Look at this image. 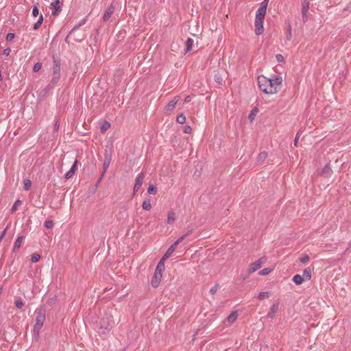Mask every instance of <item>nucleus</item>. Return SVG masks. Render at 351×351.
I'll return each instance as SVG.
<instances>
[{"label": "nucleus", "instance_id": "17", "mask_svg": "<svg viewBox=\"0 0 351 351\" xmlns=\"http://www.w3.org/2000/svg\"><path fill=\"white\" fill-rule=\"evenodd\" d=\"M176 248V245L173 243L168 248L166 253L163 255V259H167L170 257V256L173 254Z\"/></svg>", "mask_w": 351, "mask_h": 351}, {"label": "nucleus", "instance_id": "47", "mask_svg": "<svg viewBox=\"0 0 351 351\" xmlns=\"http://www.w3.org/2000/svg\"><path fill=\"white\" fill-rule=\"evenodd\" d=\"M192 132V128L189 125H186L184 129V132L185 134H191Z\"/></svg>", "mask_w": 351, "mask_h": 351}, {"label": "nucleus", "instance_id": "2", "mask_svg": "<svg viewBox=\"0 0 351 351\" xmlns=\"http://www.w3.org/2000/svg\"><path fill=\"white\" fill-rule=\"evenodd\" d=\"M36 322L34 326L33 333L35 337H38L39 332L43 326L45 321V309L43 307L38 308L35 311Z\"/></svg>", "mask_w": 351, "mask_h": 351}, {"label": "nucleus", "instance_id": "28", "mask_svg": "<svg viewBox=\"0 0 351 351\" xmlns=\"http://www.w3.org/2000/svg\"><path fill=\"white\" fill-rule=\"evenodd\" d=\"M21 203L22 202L20 199H17L11 208V213H14L17 210L18 206L21 204Z\"/></svg>", "mask_w": 351, "mask_h": 351}, {"label": "nucleus", "instance_id": "26", "mask_svg": "<svg viewBox=\"0 0 351 351\" xmlns=\"http://www.w3.org/2000/svg\"><path fill=\"white\" fill-rule=\"evenodd\" d=\"M142 207L145 210H150L152 206L149 199H145L143 202Z\"/></svg>", "mask_w": 351, "mask_h": 351}, {"label": "nucleus", "instance_id": "57", "mask_svg": "<svg viewBox=\"0 0 351 351\" xmlns=\"http://www.w3.org/2000/svg\"><path fill=\"white\" fill-rule=\"evenodd\" d=\"M175 49H176V47H173V46L172 45V46H171V50L175 51V50H176Z\"/></svg>", "mask_w": 351, "mask_h": 351}, {"label": "nucleus", "instance_id": "8", "mask_svg": "<svg viewBox=\"0 0 351 351\" xmlns=\"http://www.w3.org/2000/svg\"><path fill=\"white\" fill-rule=\"evenodd\" d=\"M264 258H261L254 263H252L250 268L248 269V273L252 274L254 271H257L258 269H260L262 267V265L263 264V259Z\"/></svg>", "mask_w": 351, "mask_h": 351}, {"label": "nucleus", "instance_id": "19", "mask_svg": "<svg viewBox=\"0 0 351 351\" xmlns=\"http://www.w3.org/2000/svg\"><path fill=\"white\" fill-rule=\"evenodd\" d=\"M166 259H163V256L158 263L156 268L155 269L156 271H159L160 273H162L165 269V261Z\"/></svg>", "mask_w": 351, "mask_h": 351}, {"label": "nucleus", "instance_id": "16", "mask_svg": "<svg viewBox=\"0 0 351 351\" xmlns=\"http://www.w3.org/2000/svg\"><path fill=\"white\" fill-rule=\"evenodd\" d=\"M332 173V170L330 167L329 164L328 163L325 165L324 168L323 169V170L321 173V175L325 178H328V177L331 176Z\"/></svg>", "mask_w": 351, "mask_h": 351}, {"label": "nucleus", "instance_id": "4", "mask_svg": "<svg viewBox=\"0 0 351 351\" xmlns=\"http://www.w3.org/2000/svg\"><path fill=\"white\" fill-rule=\"evenodd\" d=\"M263 21L264 19L260 17L255 18V34L259 36L263 33Z\"/></svg>", "mask_w": 351, "mask_h": 351}, {"label": "nucleus", "instance_id": "39", "mask_svg": "<svg viewBox=\"0 0 351 351\" xmlns=\"http://www.w3.org/2000/svg\"><path fill=\"white\" fill-rule=\"evenodd\" d=\"M309 8V1L308 0H304L302 4V10H308Z\"/></svg>", "mask_w": 351, "mask_h": 351}, {"label": "nucleus", "instance_id": "9", "mask_svg": "<svg viewBox=\"0 0 351 351\" xmlns=\"http://www.w3.org/2000/svg\"><path fill=\"white\" fill-rule=\"evenodd\" d=\"M162 276V273L155 271L153 278L151 282L152 286L153 287L156 288L159 286L160 282L161 281Z\"/></svg>", "mask_w": 351, "mask_h": 351}, {"label": "nucleus", "instance_id": "24", "mask_svg": "<svg viewBox=\"0 0 351 351\" xmlns=\"http://www.w3.org/2000/svg\"><path fill=\"white\" fill-rule=\"evenodd\" d=\"M267 157V153L266 152H261L257 158L258 163L263 162Z\"/></svg>", "mask_w": 351, "mask_h": 351}, {"label": "nucleus", "instance_id": "33", "mask_svg": "<svg viewBox=\"0 0 351 351\" xmlns=\"http://www.w3.org/2000/svg\"><path fill=\"white\" fill-rule=\"evenodd\" d=\"M32 186V182L30 180H24V189L28 191Z\"/></svg>", "mask_w": 351, "mask_h": 351}, {"label": "nucleus", "instance_id": "21", "mask_svg": "<svg viewBox=\"0 0 351 351\" xmlns=\"http://www.w3.org/2000/svg\"><path fill=\"white\" fill-rule=\"evenodd\" d=\"M176 220V213L173 211H170L167 216V223H173Z\"/></svg>", "mask_w": 351, "mask_h": 351}, {"label": "nucleus", "instance_id": "31", "mask_svg": "<svg viewBox=\"0 0 351 351\" xmlns=\"http://www.w3.org/2000/svg\"><path fill=\"white\" fill-rule=\"evenodd\" d=\"M269 296V292H261V293H259V294L258 295V298L260 300H263L265 298H268Z\"/></svg>", "mask_w": 351, "mask_h": 351}, {"label": "nucleus", "instance_id": "1", "mask_svg": "<svg viewBox=\"0 0 351 351\" xmlns=\"http://www.w3.org/2000/svg\"><path fill=\"white\" fill-rule=\"evenodd\" d=\"M282 82V77H276L274 79H270L260 75L258 77V84L260 89L266 94H274L279 90V88Z\"/></svg>", "mask_w": 351, "mask_h": 351}, {"label": "nucleus", "instance_id": "49", "mask_svg": "<svg viewBox=\"0 0 351 351\" xmlns=\"http://www.w3.org/2000/svg\"><path fill=\"white\" fill-rule=\"evenodd\" d=\"M276 57L278 62H281L284 61V57L282 55L277 54Z\"/></svg>", "mask_w": 351, "mask_h": 351}, {"label": "nucleus", "instance_id": "14", "mask_svg": "<svg viewBox=\"0 0 351 351\" xmlns=\"http://www.w3.org/2000/svg\"><path fill=\"white\" fill-rule=\"evenodd\" d=\"M278 305H279V303L278 302H276L274 303L273 305L271 306L270 311L267 314V316L269 317H270L271 319H273L275 317L276 313L278 310Z\"/></svg>", "mask_w": 351, "mask_h": 351}, {"label": "nucleus", "instance_id": "42", "mask_svg": "<svg viewBox=\"0 0 351 351\" xmlns=\"http://www.w3.org/2000/svg\"><path fill=\"white\" fill-rule=\"evenodd\" d=\"M53 226V223L52 221L51 220H47L45 221V226L47 228H51Z\"/></svg>", "mask_w": 351, "mask_h": 351}, {"label": "nucleus", "instance_id": "7", "mask_svg": "<svg viewBox=\"0 0 351 351\" xmlns=\"http://www.w3.org/2000/svg\"><path fill=\"white\" fill-rule=\"evenodd\" d=\"M144 178H145L144 173H141L137 176V178H136L135 184H134V189H133V193L134 194H135L139 190V189L141 188V185L143 184Z\"/></svg>", "mask_w": 351, "mask_h": 351}, {"label": "nucleus", "instance_id": "5", "mask_svg": "<svg viewBox=\"0 0 351 351\" xmlns=\"http://www.w3.org/2000/svg\"><path fill=\"white\" fill-rule=\"evenodd\" d=\"M269 0H264L261 4L260 8L256 11V17H260L265 19V16L266 14L267 8L268 5Z\"/></svg>", "mask_w": 351, "mask_h": 351}, {"label": "nucleus", "instance_id": "53", "mask_svg": "<svg viewBox=\"0 0 351 351\" xmlns=\"http://www.w3.org/2000/svg\"><path fill=\"white\" fill-rule=\"evenodd\" d=\"M104 176V174L101 173V176H100L99 178V179H98V180L97 181L96 186H97L99 184V183H100V182H101V181L102 180V179H103Z\"/></svg>", "mask_w": 351, "mask_h": 351}, {"label": "nucleus", "instance_id": "48", "mask_svg": "<svg viewBox=\"0 0 351 351\" xmlns=\"http://www.w3.org/2000/svg\"><path fill=\"white\" fill-rule=\"evenodd\" d=\"M32 15L36 17L38 15V9L37 6H34L32 10Z\"/></svg>", "mask_w": 351, "mask_h": 351}, {"label": "nucleus", "instance_id": "40", "mask_svg": "<svg viewBox=\"0 0 351 351\" xmlns=\"http://www.w3.org/2000/svg\"><path fill=\"white\" fill-rule=\"evenodd\" d=\"M308 10H302V20L305 23L307 21V13Z\"/></svg>", "mask_w": 351, "mask_h": 351}, {"label": "nucleus", "instance_id": "11", "mask_svg": "<svg viewBox=\"0 0 351 351\" xmlns=\"http://www.w3.org/2000/svg\"><path fill=\"white\" fill-rule=\"evenodd\" d=\"M180 99V97L179 95L176 96L173 99H172L171 101L169 102V104L165 107V110L167 112H171L174 108L178 101Z\"/></svg>", "mask_w": 351, "mask_h": 351}, {"label": "nucleus", "instance_id": "13", "mask_svg": "<svg viewBox=\"0 0 351 351\" xmlns=\"http://www.w3.org/2000/svg\"><path fill=\"white\" fill-rule=\"evenodd\" d=\"M111 321L109 319V318H102L100 320L99 325L101 329L108 330L110 327H111Z\"/></svg>", "mask_w": 351, "mask_h": 351}, {"label": "nucleus", "instance_id": "25", "mask_svg": "<svg viewBox=\"0 0 351 351\" xmlns=\"http://www.w3.org/2000/svg\"><path fill=\"white\" fill-rule=\"evenodd\" d=\"M193 45V40L191 38H188L186 41V53L190 51Z\"/></svg>", "mask_w": 351, "mask_h": 351}, {"label": "nucleus", "instance_id": "38", "mask_svg": "<svg viewBox=\"0 0 351 351\" xmlns=\"http://www.w3.org/2000/svg\"><path fill=\"white\" fill-rule=\"evenodd\" d=\"M309 261V256L307 254H303L300 258V261L302 263H306Z\"/></svg>", "mask_w": 351, "mask_h": 351}, {"label": "nucleus", "instance_id": "35", "mask_svg": "<svg viewBox=\"0 0 351 351\" xmlns=\"http://www.w3.org/2000/svg\"><path fill=\"white\" fill-rule=\"evenodd\" d=\"M40 258V254H34L32 256L31 260H32V263H37V262L39 261Z\"/></svg>", "mask_w": 351, "mask_h": 351}, {"label": "nucleus", "instance_id": "36", "mask_svg": "<svg viewBox=\"0 0 351 351\" xmlns=\"http://www.w3.org/2000/svg\"><path fill=\"white\" fill-rule=\"evenodd\" d=\"M110 127V123L106 121L101 127V131L102 132L106 131L108 129H109Z\"/></svg>", "mask_w": 351, "mask_h": 351}, {"label": "nucleus", "instance_id": "6", "mask_svg": "<svg viewBox=\"0 0 351 351\" xmlns=\"http://www.w3.org/2000/svg\"><path fill=\"white\" fill-rule=\"evenodd\" d=\"M51 9H52L51 14L53 16H57L62 11V3L59 0H54L51 5Z\"/></svg>", "mask_w": 351, "mask_h": 351}, {"label": "nucleus", "instance_id": "34", "mask_svg": "<svg viewBox=\"0 0 351 351\" xmlns=\"http://www.w3.org/2000/svg\"><path fill=\"white\" fill-rule=\"evenodd\" d=\"M271 271L270 268H264L261 271H259V274L261 276L268 275Z\"/></svg>", "mask_w": 351, "mask_h": 351}, {"label": "nucleus", "instance_id": "3", "mask_svg": "<svg viewBox=\"0 0 351 351\" xmlns=\"http://www.w3.org/2000/svg\"><path fill=\"white\" fill-rule=\"evenodd\" d=\"M60 71H61L60 62L58 60L54 59L53 60V65L52 78H51V80L49 84L47 86V88H49L51 86H53L58 82V81L60 78Z\"/></svg>", "mask_w": 351, "mask_h": 351}, {"label": "nucleus", "instance_id": "52", "mask_svg": "<svg viewBox=\"0 0 351 351\" xmlns=\"http://www.w3.org/2000/svg\"><path fill=\"white\" fill-rule=\"evenodd\" d=\"M215 80L217 84H221V82L223 81V79L221 77H218V76H215Z\"/></svg>", "mask_w": 351, "mask_h": 351}, {"label": "nucleus", "instance_id": "56", "mask_svg": "<svg viewBox=\"0 0 351 351\" xmlns=\"http://www.w3.org/2000/svg\"><path fill=\"white\" fill-rule=\"evenodd\" d=\"M5 233H6V229H5V230L2 232L1 234L0 235V241H1V240H2V239L4 237V236L5 235Z\"/></svg>", "mask_w": 351, "mask_h": 351}, {"label": "nucleus", "instance_id": "30", "mask_svg": "<svg viewBox=\"0 0 351 351\" xmlns=\"http://www.w3.org/2000/svg\"><path fill=\"white\" fill-rule=\"evenodd\" d=\"M43 21V15H40L39 19H38V21L34 25V29H37L42 24Z\"/></svg>", "mask_w": 351, "mask_h": 351}, {"label": "nucleus", "instance_id": "58", "mask_svg": "<svg viewBox=\"0 0 351 351\" xmlns=\"http://www.w3.org/2000/svg\"><path fill=\"white\" fill-rule=\"evenodd\" d=\"M350 245H351V241H350Z\"/></svg>", "mask_w": 351, "mask_h": 351}, {"label": "nucleus", "instance_id": "55", "mask_svg": "<svg viewBox=\"0 0 351 351\" xmlns=\"http://www.w3.org/2000/svg\"><path fill=\"white\" fill-rule=\"evenodd\" d=\"M191 97L190 96H186L185 98H184V103H189L191 101Z\"/></svg>", "mask_w": 351, "mask_h": 351}, {"label": "nucleus", "instance_id": "15", "mask_svg": "<svg viewBox=\"0 0 351 351\" xmlns=\"http://www.w3.org/2000/svg\"><path fill=\"white\" fill-rule=\"evenodd\" d=\"M111 161V156L108 154L105 155L104 162L103 164V171L101 173L105 174L108 168L109 167L110 163Z\"/></svg>", "mask_w": 351, "mask_h": 351}, {"label": "nucleus", "instance_id": "54", "mask_svg": "<svg viewBox=\"0 0 351 351\" xmlns=\"http://www.w3.org/2000/svg\"><path fill=\"white\" fill-rule=\"evenodd\" d=\"M300 132H298L297 134H296V136L295 138V140H294V145H297V143H298V138L300 137Z\"/></svg>", "mask_w": 351, "mask_h": 351}, {"label": "nucleus", "instance_id": "51", "mask_svg": "<svg viewBox=\"0 0 351 351\" xmlns=\"http://www.w3.org/2000/svg\"><path fill=\"white\" fill-rule=\"evenodd\" d=\"M11 52V49L10 48H6L3 50V54L4 56H9L10 53Z\"/></svg>", "mask_w": 351, "mask_h": 351}, {"label": "nucleus", "instance_id": "32", "mask_svg": "<svg viewBox=\"0 0 351 351\" xmlns=\"http://www.w3.org/2000/svg\"><path fill=\"white\" fill-rule=\"evenodd\" d=\"M186 121V117L183 114H181L177 117V122L183 124Z\"/></svg>", "mask_w": 351, "mask_h": 351}, {"label": "nucleus", "instance_id": "44", "mask_svg": "<svg viewBox=\"0 0 351 351\" xmlns=\"http://www.w3.org/2000/svg\"><path fill=\"white\" fill-rule=\"evenodd\" d=\"M14 38V34L8 33L6 36L5 39L8 42H10V41L12 40Z\"/></svg>", "mask_w": 351, "mask_h": 351}, {"label": "nucleus", "instance_id": "27", "mask_svg": "<svg viewBox=\"0 0 351 351\" xmlns=\"http://www.w3.org/2000/svg\"><path fill=\"white\" fill-rule=\"evenodd\" d=\"M191 232H192L191 230V231H189L187 233H186V234H184V235H182V237H180L178 240H176V241L173 243V244H174V245H176V246L177 247V246H178V245L179 243H181V242L184 239V238H186V236H188L189 234H191Z\"/></svg>", "mask_w": 351, "mask_h": 351}, {"label": "nucleus", "instance_id": "45", "mask_svg": "<svg viewBox=\"0 0 351 351\" xmlns=\"http://www.w3.org/2000/svg\"><path fill=\"white\" fill-rule=\"evenodd\" d=\"M23 302H22V300H16L15 302V306L18 308H21L23 306Z\"/></svg>", "mask_w": 351, "mask_h": 351}, {"label": "nucleus", "instance_id": "29", "mask_svg": "<svg viewBox=\"0 0 351 351\" xmlns=\"http://www.w3.org/2000/svg\"><path fill=\"white\" fill-rule=\"evenodd\" d=\"M157 192V189L154 184H150L147 189V193L149 194H156Z\"/></svg>", "mask_w": 351, "mask_h": 351}, {"label": "nucleus", "instance_id": "23", "mask_svg": "<svg viewBox=\"0 0 351 351\" xmlns=\"http://www.w3.org/2000/svg\"><path fill=\"white\" fill-rule=\"evenodd\" d=\"M237 312H232L227 317V321L230 323H233L237 318Z\"/></svg>", "mask_w": 351, "mask_h": 351}, {"label": "nucleus", "instance_id": "37", "mask_svg": "<svg viewBox=\"0 0 351 351\" xmlns=\"http://www.w3.org/2000/svg\"><path fill=\"white\" fill-rule=\"evenodd\" d=\"M219 288V285L218 283L215 284V286H213L210 289V293L212 294V295H214L216 293V292L218 291Z\"/></svg>", "mask_w": 351, "mask_h": 351}, {"label": "nucleus", "instance_id": "20", "mask_svg": "<svg viewBox=\"0 0 351 351\" xmlns=\"http://www.w3.org/2000/svg\"><path fill=\"white\" fill-rule=\"evenodd\" d=\"M293 281L296 285H299L303 283V282L304 281V278L302 276L296 274L293 276Z\"/></svg>", "mask_w": 351, "mask_h": 351}, {"label": "nucleus", "instance_id": "43", "mask_svg": "<svg viewBox=\"0 0 351 351\" xmlns=\"http://www.w3.org/2000/svg\"><path fill=\"white\" fill-rule=\"evenodd\" d=\"M291 26H289V28L287 29V35H286V37H287V39L288 40H290L291 39Z\"/></svg>", "mask_w": 351, "mask_h": 351}, {"label": "nucleus", "instance_id": "41", "mask_svg": "<svg viewBox=\"0 0 351 351\" xmlns=\"http://www.w3.org/2000/svg\"><path fill=\"white\" fill-rule=\"evenodd\" d=\"M42 67V64L40 62H36L33 68L34 72H38Z\"/></svg>", "mask_w": 351, "mask_h": 351}, {"label": "nucleus", "instance_id": "12", "mask_svg": "<svg viewBox=\"0 0 351 351\" xmlns=\"http://www.w3.org/2000/svg\"><path fill=\"white\" fill-rule=\"evenodd\" d=\"M77 161L75 160L74 162V163L73 164L71 169L69 171H67L66 173V174L64 175V178H65L66 180H69V179L71 178L74 176L75 172V171L77 169Z\"/></svg>", "mask_w": 351, "mask_h": 351}, {"label": "nucleus", "instance_id": "18", "mask_svg": "<svg viewBox=\"0 0 351 351\" xmlns=\"http://www.w3.org/2000/svg\"><path fill=\"white\" fill-rule=\"evenodd\" d=\"M23 236H19L14 243V247H13V251L14 252H16L17 251L21 245V243H22V241H23Z\"/></svg>", "mask_w": 351, "mask_h": 351}, {"label": "nucleus", "instance_id": "10", "mask_svg": "<svg viewBox=\"0 0 351 351\" xmlns=\"http://www.w3.org/2000/svg\"><path fill=\"white\" fill-rule=\"evenodd\" d=\"M115 8L113 5H110L105 11L104 14L103 16V21L108 22L110 19L112 14L114 12Z\"/></svg>", "mask_w": 351, "mask_h": 351}, {"label": "nucleus", "instance_id": "46", "mask_svg": "<svg viewBox=\"0 0 351 351\" xmlns=\"http://www.w3.org/2000/svg\"><path fill=\"white\" fill-rule=\"evenodd\" d=\"M257 112V109L256 108H254L250 112V115H249V118L250 119H254V116L256 115V113Z\"/></svg>", "mask_w": 351, "mask_h": 351}, {"label": "nucleus", "instance_id": "22", "mask_svg": "<svg viewBox=\"0 0 351 351\" xmlns=\"http://www.w3.org/2000/svg\"><path fill=\"white\" fill-rule=\"evenodd\" d=\"M302 277L307 280L311 278V269L309 267L304 269Z\"/></svg>", "mask_w": 351, "mask_h": 351}, {"label": "nucleus", "instance_id": "50", "mask_svg": "<svg viewBox=\"0 0 351 351\" xmlns=\"http://www.w3.org/2000/svg\"><path fill=\"white\" fill-rule=\"evenodd\" d=\"M59 128H60V122L58 121H56L54 124V126H53V130L56 132L59 130Z\"/></svg>", "mask_w": 351, "mask_h": 351}]
</instances>
